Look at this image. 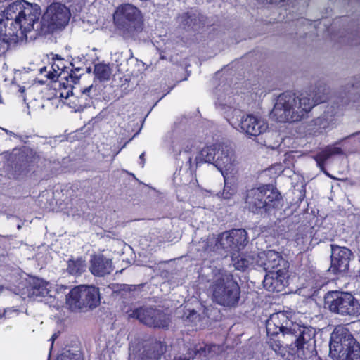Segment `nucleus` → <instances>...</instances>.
<instances>
[{
    "mask_svg": "<svg viewBox=\"0 0 360 360\" xmlns=\"http://www.w3.org/2000/svg\"><path fill=\"white\" fill-rule=\"evenodd\" d=\"M330 89L323 83L319 84L311 94L285 91L281 94L272 110V115L279 122H295L302 120L315 105L330 98Z\"/></svg>",
    "mask_w": 360,
    "mask_h": 360,
    "instance_id": "1",
    "label": "nucleus"
},
{
    "mask_svg": "<svg viewBox=\"0 0 360 360\" xmlns=\"http://www.w3.org/2000/svg\"><path fill=\"white\" fill-rule=\"evenodd\" d=\"M5 19L0 22V38L7 43L26 39L40 16L39 7L25 1H16L4 11Z\"/></svg>",
    "mask_w": 360,
    "mask_h": 360,
    "instance_id": "2",
    "label": "nucleus"
},
{
    "mask_svg": "<svg viewBox=\"0 0 360 360\" xmlns=\"http://www.w3.org/2000/svg\"><path fill=\"white\" fill-rule=\"evenodd\" d=\"M244 199L250 212L263 217L276 216L284 205L281 193L269 184L247 190Z\"/></svg>",
    "mask_w": 360,
    "mask_h": 360,
    "instance_id": "3",
    "label": "nucleus"
},
{
    "mask_svg": "<svg viewBox=\"0 0 360 360\" xmlns=\"http://www.w3.org/2000/svg\"><path fill=\"white\" fill-rule=\"evenodd\" d=\"M296 324L292 320L291 313L285 311L275 312L266 320V343L277 356L285 358L287 354V349L280 339V334L282 336L289 335L292 330H295L294 325Z\"/></svg>",
    "mask_w": 360,
    "mask_h": 360,
    "instance_id": "4",
    "label": "nucleus"
},
{
    "mask_svg": "<svg viewBox=\"0 0 360 360\" xmlns=\"http://www.w3.org/2000/svg\"><path fill=\"white\" fill-rule=\"evenodd\" d=\"M329 353L335 360H360V343L348 328L337 326L331 334Z\"/></svg>",
    "mask_w": 360,
    "mask_h": 360,
    "instance_id": "5",
    "label": "nucleus"
},
{
    "mask_svg": "<svg viewBox=\"0 0 360 360\" xmlns=\"http://www.w3.org/2000/svg\"><path fill=\"white\" fill-rule=\"evenodd\" d=\"M295 330H292L289 335L295 338L294 342L287 345V354L284 358L290 360L291 358H297L305 360L317 356L316 346V333L310 327L301 326L298 323L294 325Z\"/></svg>",
    "mask_w": 360,
    "mask_h": 360,
    "instance_id": "6",
    "label": "nucleus"
},
{
    "mask_svg": "<svg viewBox=\"0 0 360 360\" xmlns=\"http://www.w3.org/2000/svg\"><path fill=\"white\" fill-rule=\"evenodd\" d=\"M213 300L227 308L238 306L240 299V288L233 275L225 271L214 281L212 285Z\"/></svg>",
    "mask_w": 360,
    "mask_h": 360,
    "instance_id": "7",
    "label": "nucleus"
},
{
    "mask_svg": "<svg viewBox=\"0 0 360 360\" xmlns=\"http://www.w3.org/2000/svg\"><path fill=\"white\" fill-rule=\"evenodd\" d=\"M6 156L11 174L14 178L27 174L37 166L40 159L35 151L26 146L15 148Z\"/></svg>",
    "mask_w": 360,
    "mask_h": 360,
    "instance_id": "8",
    "label": "nucleus"
},
{
    "mask_svg": "<svg viewBox=\"0 0 360 360\" xmlns=\"http://www.w3.org/2000/svg\"><path fill=\"white\" fill-rule=\"evenodd\" d=\"M113 20L117 28L127 33L141 32L143 27L141 11L129 3L122 4L116 8Z\"/></svg>",
    "mask_w": 360,
    "mask_h": 360,
    "instance_id": "9",
    "label": "nucleus"
},
{
    "mask_svg": "<svg viewBox=\"0 0 360 360\" xmlns=\"http://www.w3.org/2000/svg\"><path fill=\"white\" fill-rule=\"evenodd\" d=\"M325 302L334 314L349 316H356L360 314V304L349 292L330 291L325 296Z\"/></svg>",
    "mask_w": 360,
    "mask_h": 360,
    "instance_id": "10",
    "label": "nucleus"
},
{
    "mask_svg": "<svg viewBox=\"0 0 360 360\" xmlns=\"http://www.w3.org/2000/svg\"><path fill=\"white\" fill-rule=\"evenodd\" d=\"M99 288L81 285L73 288L67 295V303L75 309H94L100 304Z\"/></svg>",
    "mask_w": 360,
    "mask_h": 360,
    "instance_id": "11",
    "label": "nucleus"
},
{
    "mask_svg": "<svg viewBox=\"0 0 360 360\" xmlns=\"http://www.w3.org/2000/svg\"><path fill=\"white\" fill-rule=\"evenodd\" d=\"M134 314L141 323L155 328L167 329L171 321L169 315L153 307L136 309Z\"/></svg>",
    "mask_w": 360,
    "mask_h": 360,
    "instance_id": "12",
    "label": "nucleus"
},
{
    "mask_svg": "<svg viewBox=\"0 0 360 360\" xmlns=\"http://www.w3.org/2000/svg\"><path fill=\"white\" fill-rule=\"evenodd\" d=\"M248 243V233L244 229H232L219 235L217 245L226 252H240Z\"/></svg>",
    "mask_w": 360,
    "mask_h": 360,
    "instance_id": "13",
    "label": "nucleus"
},
{
    "mask_svg": "<svg viewBox=\"0 0 360 360\" xmlns=\"http://www.w3.org/2000/svg\"><path fill=\"white\" fill-rule=\"evenodd\" d=\"M70 11L68 7L60 3H52L44 15L47 22L49 31L53 32L64 28L69 22Z\"/></svg>",
    "mask_w": 360,
    "mask_h": 360,
    "instance_id": "14",
    "label": "nucleus"
},
{
    "mask_svg": "<svg viewBox=\"0 0 360 360\" xmlns=\"http://www.w3.org/2000/svg\"><path fill=\"white\" fill-rule=\"evenodd\" d=\"M330 266L329 271L333 274L345 273L349 269V261L353 254L351 250L338 245H331Z\"/></svg>",
    "mask_w": 360,
    "mask_h": 360,
    "instance_id": "15",
    "label": "nucleus"
},
{
    "mask_svg": "<svg viewBox=\"0 0 360 360\" xmlns=\"http://www.w3.org/2000/svg\"><path fill=\"white\" fill-rule=\"evenodd\" d=\"M261 264L266 274L277 271V270L284 271L289 269L288 262L283 256L274 250H269L263 252L260 257Z\"/></svg>",
    "mask_w": 360,
    "mask_h": 360,
    "instance_id": "16",
    "label": "nucleus"
},
{
    "mask_svg": "<svg viewBox=\"0 0 360 360\" xmlns=\"http://www.w3.org/2000/svg\"><path fill=\"white\" fill-rule=\"evenodd\" d=\"M68 64L70 65H72L58 55H56V56L52 58L51 70L47 72V79L52 81H56V79H58L68 81V78H70L72 82L76 83V80L78 77L77 76H72L71 73H69L70 68L67 66Z\"/></svg>",
    "mask_w": 360,
    "mask_h": 360,
    "instance_id": "17",
    "label": "nucleus"
},
{
    "mask_svg": "<svg viewBox=\"0 0 360 360\" xmlns=\"http://www.w3.org/2000/svg\"><path fill=\"white\" fill-rule=\"evenodd\" d=\"M222 146L218 156L216 158L214 165L221 172L224 178L226 176H234L238 169L236 168V163L231 151Z\"/></svg>",
    "mask_w": 360,
    "mask_h": 360,
    "instance_id": "18",
    "label": "nucleus"
},
{
    "mask_svg": "<svg viewBox=\"0 0 360 360\" xmlns=\"http://www.w3.org/2000/svg\"><path fill=\"white\" fill-rule=\"evenodd\" d=\"M288 269L266 274L263 281L264 288L271 292H281L288 285Z\"/></svg>",
    "mask_w": 360,
    "mask_h": 360,
    "instance_id": "19",
    "label": "nucleus"
},
{
    "mask_svg": "<svg viewBox=\"0 0 360 360\" xmlns=\"http://www.w3.org/2000/svg\"><path fill=\"white\" fill-rule=\"evenodd\" d=\"M240 129L249 136H257L268 129V124L252 114L241 117L239 124Z\"/></svg>",
    "mask_w": 360,
    "mask_h": 360,
    "instance_id": "20",
    "label": "nucleus"
},
{
    "mask_svg": "<svg viewBox=\"0 0 360 360\" xmlns=\"http://www.w3.org/2000/svg\"><path fill=\"white\" fill-rule=\"evenodd\" d=\"M89 270L95 276L110 274L113 270L112 260L102 255H93L90 259Z\"/></svg>",
    "mask_w": 360,
    "mask_h": 360,
    "instance_id": "21",
    "label": "nucleus"
},
{
    "mask_svg": "<svg viewBox=\"0 0 360 360\" xmlns=\"http://www.w3.org/2000/svg\"><path fill=\"white\" fill-rule=\"evenodd\" d=\"M343 150L340 147L329 145L325 147L321 152L318 153L314 156V160L316 161L317 166L323 170L325 168L326 162L328 158L333 155H342Z\"/></svg>",
    "mask_w": 360,
    "mask_h": 360,
    "instance_id": "22",
    "label": "nucleus"
},
{
    "mask_svg": "<svg viewBox=\"0 0 360 360\" xmlns=\"http://www.w3.org/2000/svg\"><path fill=\"white\" fill-rule=\"evenodd\" d=\"M223 145L212 144L204 147L196 157L197 162H207L214 165Z\"/></svg>",
    "mask_w": 360,
    "mask_h": 360,
    "instance_id": "23",
    "label": "nucleus"
},
{
    "mask_svg": "<svg viewBox=\"0 0 360 360\" xmlns=\"http://www.w3.org/2000/svg\"><path fill=\"white\" fill-rule=\"evenodd\" d=\"M230 257L234 268L241 271H245L254 261L252 256L248 253H240V252H230Z\"/></svg>",
    "mask_w": 360,
    "mask_h": 360,
    "instance_id": "24",
    "label": "nucleus"
},
{
    "mask_svg": "<svg viewBox=\"0 0 360 360\" xmlns=\"http://www.w3.org/2000/svg\"><path fill=\"white\" fill-rule=\"evenodd\" d=\"M181 24L184 29L195 30L200 27L201 19L199 15L190 12L184 13L181 15Z\"/></svg>",
    "mask_w": 360,
    "mask_h": 360,
    "instance_id": "25",
    "label": "nucleus"
},
{
    "mask_svg": "<svg viewBox=\"0 0 360 360\" xmlns=\"http://www.w3.org/2000/svg\"><path fill=\"white\" fill-rule=\"evenodd\" d=\"M94 73L100 82H105L110 79L112 69L109 64L98 63L94 65Z\"/></svg>",
    "mask_w": 360,
    "mask_h": 360,
    "instance_id": "26",
    "label": "nucleus"
},
{
    "mask_svg": "<svg viewBox=\"0 0 360 360\" xmlns=\"http://www.w3.org/2000/svg\"><path fill=\"white\" fill-rule=\"evenodd\" d=\"M224 179V186L222 192V197L224 199L231 198L238 191V184L236 182L233 176H226Z\"/></svg>",
    "mask_w": 360,
    "mask_h": 360,
    "instance_id": "27",
    "label": "nucleus"
},
{
    "mask_svg": "<svg viewBox=\"0 0 360 360\" xmlns=\"http://www.w3.org/2000/svg\"><path fill=\"white\" fill-rule=\"evenodd\" d=\"M354 79L355 82H352L350 85L347 84L345 87L344 92L346 96L345 104L349 103L352 99L354 101V96H352L359 95L360 96V79L359 78L358 79L354 78Z\"/></svg>",
    "mask_w": 360,
    "mask_h": 360,
    "instance_id": "28",
    "label": "nucleus"
},
{
    "mask_svg": "<svg viewBox=\"0 0 360 360\" xmlns=\"http://www.w3.org/2000/svg\"><path fill=\"white\" fill-rule=\"evenodd\" d=\"M86 264L81 258L69 259L68 262L67 271L70 274L78 276L85 271Z\"/></svg>",
    "mask_w": 360,
    "mask_h": 360,
    "instance_id": "29",
    "label": "nucleus"
},
{
    "mask_svg": "<svg viewBox=\"0 0 360 360\" xmlns=\"http://www.w3.org/2000/svg\"><path fill=\"white\" fill-rule=\"evenodd\" d=\"M206 352L205 346L198 347L195 345L193 349H189L188 351V356H180L179 357H174L173 360H194L198 354H205Z\"/></svg>",
    "mask_w": 360,
    "mask_h": 360,
    "instance_id": "30",
    "label": "nucleus"
},
{
    "mask_svg": "<svg viewBox=\"0 0 360 360\" xmlns=\"http://www.w3.org/2000/svg\"><path fill=\"white\" fill-rule=\"evenodd\" d=\"M46 291V288L44 285H34L32 287V292L36 296L43 295Z\"/></svg>",
    "mask_w": 360,
    "mask_h": 360,
    "instance_id": "31",
    "label": "nucleus"
},
{
    "mask_svg": "<svg viewBox=\"0 0 360 360\" xmlns=\"http://www.w3.org/2000/svg\"><path fill=\"white\" fill-rule=\"evenodd\" d=\"M136 289V285H128V284H123L122 288H121L122 290L126 291V292H131L134 291Z\"/></svg>",
    "mask_w": 360,
    "mask_h": 360,
    "instance_id": "32",
    "label": "nucleus"
},
{
    "mask_svg": "<svg viewBox=\"0 0 360 360\" xmlns=\"http://www.w3.org/2000/svg\"><path fill=\"white\" fill-rule=\"evenodd\" d=\"M19 91L22 94V96L23 98V100L25 101V97L24 96V93L25 91V86H19Z\"/></svg>",
    "mask_w": 360,
    "mask_h": 360,
    "instance_id": "33",
    "label": "nucleus"
},
{
    "mask_svg": "<svg viewBox=\"0 0 360 360\" xmlns=\"http://www.w3.org/2000/svg\"><path fill=\"white\" fill-rule=\"evenodd\" d=\"M91 88H92V85H91V86H88V87L84 88V89L82 90V93H83V94H88V93L90 91V90H91Z\"/></svg>",
    "mask_w": 360,
    "mask_h": 360,
    "instance_id": "34",
    "label": "nucleus"
},
{
    "mask_svg": "<svg viewBox=\"0 0 360 360\" xmlns=\"http://www.w3.org/2000/svg\"><path fill=\"white\" fill-rule=\"evenodd\" d=\"M139 158L141 160L142 167H143L144 162H145V158H144V153H141L139 156Z\"/></svg>",
    "mask_w": 360,
    "mask_h": 360,
    "instance_id": "35",
    "label": "nucleus"
},
{
    "mask_svg": "<svg viewBox=\"0 0 360 360\" xmlns=\"http://www.w3.org/2000/svg\"><path fill=\"white\" fill-rule=\"evenodd\" d=\"M69 73H71L72 76H77L78 79L76 80V82L79 79V77L76 75L75 71L73 70L72 68L69 69Z\"/></svg>",
    "mask_w": 360,
    "mask_h": 360,
    "instance_id": "36",
    "label": "nucleus"
},
{
    "mask_svg": "<svg viewBox=\"0 0 360 360\" xmlns=\"http://www.w3.org/2000/svg\"><path fill=\"white\" fill-rule=\"evenodd\" d=\"M69 91H67L65 96L63 94V93H60V96L62 97V98H68L69 97Z\"/></svg>",
    "mask_w": 360,
    "mask_h": 360,
    "instance_id": "37",
    "label": "nucleus"
},
{
    "mask_svg": "<svg viewBox=\"0 0 360 360\" xmlns=\"http://www.w3.org/2000/svg\"><path fill=\"white\" fill-rule=\"evenodd\" d=\"M6 311L3 314H0V322L5 318Z\"/></svg>",
    "mask_w": 360,
    "mask_h": 360,
    "instance_id": "38",
    "label": "nucleus"
},
{
    "mask_svg": "<svg viewBox=\"0 0 360 360\" xmlns=\"http://www.w3.org/2000/svg\"><path fill=\"white\" fill-rule=\"evenodd\" d=\"M47 72V71H46V67H43V68H41L40 69V72H41V73H43V72Z\"/></svg>",
    "mask_w": 360,
    "mask_h": 360,
    "instance_id": "39",
    "label": "nucleus"
},
{
    "mask_svg": "<svg viewBox=\"0 0 360 360\" xmlns=\"http://www.w3.org/2000/svg\"><path fill=\"white\" fill-rule=\"evenodd\" d=\"M61 86H63L65 89L67 88V86H65V82H60L59 86L60 87Z\"/></svg>",
    "mask_w": 360,
    "mask_h": 360,
    "instance_id": "40",
    "label": "nucleus"
},
{
    "mask_svg": "<svg viewBox=\"0 0 360 360\" xmlns=\"http://www.w3.org/2000/svg\"><path fill=\"white\" fill-rule=\"evenodd\" d=\"M14 136H15V137H17V138H21V136H19V135H18V134H14Z\"/></svg>",
    "mask_w": 360,
    "mask_h": 360,
    "instance_id": "41",
    "label": "nucleus"
},
{
    "mask_svg": "<svg viewBox=\"0 0 360 360\" xmlns=\"http://www.w3.org/2000/svg\"><path fill=\"white\" fill-rule=\"evenodd\" d=\"M52 340L54 341V339H55V335L52 336L51 338Z\"/></svg>",
    "mask_w": 360,
    "mask_h": 360,
    "instance_id": "42",
    "label": "nucleus"
},
{
    "mask_svg": "<svg viewBox=\"0 0 360 360\" xmlns=\"http://www.w3.org/2000/svg\"><path fill=\"white\" fill-rule=\"evenodd\" d=\"M75 70L79 72V71L81 70V69L80 68H76Z\"/></svg>",
    "mask_w": 360,
    "mask_h": 360,
    "instance_id": "43",
    "label": "nucleus"
},
{
    "mask_svg": "<svg viewBox=\"0 0 360 360\" xmlns=\"http://www.w3.org/2000/svg\"><path fill=\"white\" fill-rule=\"evenodd\" d=\"M345 98V97H342V100H341V102L343 103V99Z\"/></svg>",
    "mask_w": 360,
    "mask_h": 360,
    "instance_id": "44",
    "label": "nucleus"
},
{
    "mask_svg": "<svg viewBox=\"0 0 360 360\" xmlns=\"http://www.w3.org/2000/svg\"><path fill=\"white\" fill-rule=\"evenodd\" d=\"M191 160H192V158H189V162H191Z\"/></svg>",
    "mask_w": 360,
    "mask_h": 360,
    "instance_id": "45",
    "label": "nucleus"
},
{
    "mask_svg": "<svg viewBox=\"0 0 360 360\" xmlns=\"http://www.w3.org/2000/svg\"><path fill=\"white\" fill-rule=\"evenodd\" d=\"M193 314H196V312L195 311V310H193L192 311Z\"/></svg>",
    "mask_w": 360,
    "mask_h": 360,
    "instance_id": "46",
    "label": "nucleus"
}]
</instances>
